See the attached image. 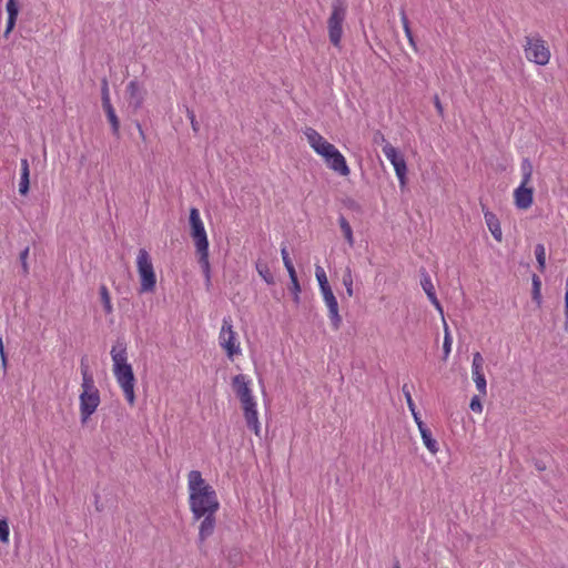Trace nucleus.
<instances>
[{"instance_id": "33", "label": "nucleus", "mask_w": 568, "mask_h": 568, "mask_svg": "<svg viewBox=\"0 0 568 568\" xmlns=\"http://www.w3.org/2000/svg\"><path fill=\"white\" fill-rule=\"evenodd\" d=\"M343 285L345 286L347 296L352 297L354 294L353 290V274L352 270L349 267H346L344 274H343Z\"/></svg>"}, {"instance_id": "20", "label": "nucleus", "mask_w": 568, "mask_h": 568, "mask_svg": "<svg viewBox=\"0 0 568 568\" xmlns=\"http://www.w3.org/2000/svg\"><path fill=\"white\" fill-rule=\"evenodd\" d=\"M216 525L215 514H205L199 527V538L201 541L206 540L214 531Z\"/></svg>"}, {"instance_id": "7", "label": "nucleus", "mask_w": 568, "mask_h": 568, "mask_svg": "<svg viewBox=\"0 0 568 568\" xmlns=\"http://www.w3.org/2000/svg\"><path fill=\"white\" fill-rule=\"evenodd\" d=\"M525 54L538 65H546L550 60V51L539 36L526 37Z\"/></svg>"}, {"instance_id": "41", "label": "nucleus", "mask_w": 568, "mask_h": 568, "mask_svg": "<svg viewBox=\"0 0 568 568\" xmlns=\"http://www.w3.org/2000/svg\"><path fill=\"white\" fill-rule=\"evenodd\" d=\"M402 392H403V394L405 396L408 409L409 410H414V408H416V405H415V403L413 400V397H412V394H410V389L408 388L407 384L403 385Z\"/></svg>"}, {"instance_id": "38", "label": "nucleus", "mask_w": 568, "mask_h": 568, "mask_svg": "<svg viewBox=\"0 0 568 568\" xmlns=\"http://www.w3.org/2000/svg\"><path fill=\"white\" fill-rule=\"evenodd\" d=\"M484 358L479 352L473 354L471 372L483 371Z\"/></svg>"}, {"instance_id": "22", "label": "nucleus", "mask_w": 568, "mask_h": 568, "mask_svg": "<svg viewBox=\"0 0 568 568\" xmlns=\"http://www.w3.org/2000/svg\"><path fill=\"white\" fill-rule=\"evenodd\" d=\"M6 10L8 12L6 34H8L14 28L17 22V17L19 13L18 2L16 0H8L6 4Z\"/></svg>"}, {"instance_id": "15", "label": "nucleus", "mask_w": 568, "mask_h": 568, "mask_svg": "<svg viewBox=\"0 0 568 568\" xmlns=\"http://www.w3.org/2000/svg\"><path fill=\"white\" fill-rule=\"evenodd\" d=\"M310 146L314 150V152L318 155H322L327 149L331 146L326 139H324L315 129L305 128L303 131Z\"/></svg>"}, {"instance_id": "12", "label": "nucleus", "mask_w": 568, "mask_h": 568, "mask_svg": "<svg viewBox=\"0 0 568 568\" xmlns=\"http://www.w3.org/2000/svg\"><path fill=\"white\" fill-rule=\"evenodd\" d=\"M323 301L328 308V317L334 329H338L342 324V317L338 311L337 300L332 291V287L321 290Z\"/></svg>"}, {"instance_id": "24", "label": "nucleus", "mask_w": 568, "mask_h": 568, "mask_svg": "<svg viewBox=\"0 0 568 568\" xmlns=\"http://www.w3.org/2000/svg\"><path fill=\"white\" fill-rule=\"evenodd\" d=\"M103 106V110L106 114V118L111 124V128H112V132L113 134L118 135L119 134V130H120V121L115 114V110L112 105V103L110 104H105V105H102Z\"/></svg>"}, {"instance_id": "19", "label": "nucleus", "mask_w": 568, "mask_h": 568, "mask_svg": "<svg viewBox=\"0 0 568 568\" xmlns=\"http://www.w3.org/2000/svg\"><path fill=\"white\" fill-rule=\"evenodd\" d=\"M81 375H82V383H81V393H98L100 392L98 387L95 386L93 374L90 372L89 366L84 363V361H81Z\"/></svg>"}, {"instance_id": "6", "label": "nucleus", "mask_w": 568, "mask_h": 568, "mask_svg": "<svg viewBox=\"0 0 568 568\" xmlns=\"http://www.w3.org/2000/svg\"><path fill=\"white\" fill-rule=\"evenodd\" d=\"M219 345L225 351L227 358L231 361L242 354V348L237 341L236 332L233 329V322L230 316H225L222 320Z\"/></svg>"}, {"instance_id": "36", "label": "nucleus", "mask_w": 568, "mask_h": 568, "mask_svg": "<svg viewBox=\"0 0 568 568\" xmlns=\"http://www.w3.org/2000/svg\"><path fill=\"white\" fill-rule=\"evenodd\" d=\"M281 255H282V260H283V263H284V266L287 271L288 274H292V273H295V267L293 265V262L290 257V254H288V251H287V247L285 245H283L281 247Z\"/></svg>"}, {"instance_id": "34", "label": "nucleus", "mask_w": 568, "mask_h": 568, "mask_svg": "<svg viewBox=\"0 0 568 568\" xmlns=\"http://www.w3.org/2000/svg\"><path fill=\"white\" fill-rule=\"evenodd\" d=\"M444 331H445V335H444V343H443V352H444V358L446 359V358H448V356L452 352L453 338L450 336L448 326L445 321H444Z\"/></svg>"}, {"instance_id": "46", "label": "nucleus", "mask_w": 568, "mask_h": 568, "mask_svg": "<svg viewBox=\"0 0 568 568\" xmlns=\"http://www.w3.org/2000/svg\"><path fill=\"white\" fill-rule=\"evenodd\" d=\"M189 118L191 120L192 129L197 132L199 131V123L195 121L194 113L189 111Z\"/></svg>"}, {"instance_id": "37", "label": "nucleus", "mask_w": 568, "mask_h": 568, "mask_svg": "<svg viewBox=\"0 0 568 568\" xmlns=\"http://www.w3.org/2000/svg\"><path fill=\"white\" fill-rule=\"evenodd\" d=\"M101 100H102V105L111 103L109 83L105 78L101 82Z\"/></svg>"}, {"instance_id": "14", "label": "nucleus", "mask_w": 568, "mask_h": 568, "mask_svg": "<svg viewBox=\"0 0 568 568\" xmlns=\"http://www.w3.org/2000/svg\"><path fill=\"white\" fill-rule=\"evenodd\" d=\"M514 200L517 209H529L534 201V189L520 182L519 186L514 191Z\"/></svg>"}, {"instance_id": "35", "label": "nucleus", "mask_w": 568, "mask_h": 568, "mask_svg": "<svg viewBox=\"0 0 568 568\" xmlns=\"http://www.w3.org/2000/svg\"><path fill=\"white\" fill-rule=\"evenodd\" d=\"M315 276L318 282L320 290H325V288L331 287L328 284V281H327L326 273L322 266L317 265L315 267Z\"/></svg>"}, {"instance_id": "26", "label": "nucleus", "mask_w": 568, "mask_h": 568, "mask_svg": "<svg viewBox=\"0 0 568 568\" xmlns=\"http://www.w3.org/2000/svg\"><path fill=\"white\" fill-rule=\"evenodd\" d=\"M532 288H531V297L532 301L537 304L538 307L541 306L542 296H541V281L538 275L534 274L531 277Z\"/></svg>"}, {"instance_id": "50", "label": "nucleus", "mask_w": 568, "mask_h": 568, "mask_svg": "<svg viewBox=\"0 0 568 568\" xmlns=\"http://www.w3.org/2000/svg\"><path fill=\"white\" fill-rule=\"evenodd\" d=\"M565 327L568 329V311H565Z\"/></svg>"}, {"instance_id": "49", "label": "nucleus", "mask_w": 568, "mask_h": 568, "mask_svg": "<svg viewBox=\"0 0 568 568\" xmlns=\"http://www.w3.org/2000/svg\"><path fill=\"white\" fill-rule=\"evenodd\" d=\"M3 353H4V345H3L2 336L0 335V355H3Z\"/></svg>"}, {"instance_id": "11", "label": "nucleus", "mask_w": 568, "mask_h": 568, "mask_svg": "<svg viewBox=\"0 0 568 568\" xmlns=\"http://www.w3.org/2000/svg\"><path fill=\"white\" fill-rule=\"evenodd\" d=\"M232 387L241 405L256 402L251 388V379L246 375H235L232 378Z\"/></svg>"}, {"instance_id": "9", "label": "nucleus", "mask_w": 568, "mask_h": 568, "mask_svg": "<svg viewBox=\"0 0 568 568\" xmlns=\"http://www.w3.org/2000/svg\"><path fill=\"white\" fill-rule=\"evenodd\" d=\"M325 164L328 169L336 172L337 174L342 176H347L351 172L349 166L347 165L345 156L339 152V150L334 145L331 144V146L322 153L321 155Z\"/></svg>"}, {"instance_id": "1", "label": "nucleus", "mask_w": 568, "mask_h": 568, "mask_svg": "<svg viewBox=\"0 0 568 568\" xmlns=\"http://www.w3.org/2000/svg\"><path fill=\"white\" fill-rule=\"evenodd\" d=\"M189 505L193 518L199 520L205 514H216L220 501L215 489L205 481L201 471L187 474Z\"/></svg>"}, {"instance_id": "5", "label": "nucleus", "mask_w": 568, "mask_h": 568, "mask_svg": "<svg viewBox=\"0 0 568 568\" xmlns=\"http://www.w3.org/2000/svg\"><path fill=\"white\" fill-rule=\"evenodd\" d=\"M136 268L140 276V293H152L156 286V275L152 258L145 248H140L136 255Z\"/></svg>"}, {"instance_id": "52", "label": "nucleus", "mask_w": 568, "mask_h": 568, "mask_svg": "<svg viewBox=\"0 0 568 568\" xmlns=\"http://www.w3.org/2000/svg\"><path fill=\"white\" fill-rule=\"evenodd\" d=\"M393 568H400L399 562H398V561H395V564H394Z\"/></svg>"}, {"instance_id": "44", "label": "nucleus", "mask_w": 568, "mask_h": 568, "mask_svg": "<svg viewBox=\"0 0 568 568\" xmlns=\"http://www.w3.org/2000/svg\"><path fill=\"white\" fill-rule=\"evenodd\" d=\"M409 412L412 413V416H413L414 422L416 423L418 429H420V426H426V424L423 422L417 408H414V410H409Z\"/></svg>"}, {"instance_id": "31", "label": "nucleus", "mask_w": 568, "mask_h": 568, "mask_svg": "<svg viewBox=\"0 0 568 568\" xmlns=\"http://www.w3.org/2000/svg\"><path fill=\"white\" fill-rule=\"evenodd\" d=\"M290 276V280H291V287H290V291L292 292L293 294V300L296 304L300 303V293H301V285H300V282H298V278H297V275H296V272L295 273H292V274H288Z\"/></svg>"}, {"instance_id": "48", "label": "nucleus", "mask_w": 568, "mask_h": 568, "mask_svg": "<svg viewBox=\"0 0 568 568\" xmlns=\"http://www.w3.org/2000/svg\"><path fill=\"white\" fill-rule=\"evenodd\" d=\"M0 357H1L2 367L6 369V367H7V355H6V352L3 353V355H0Z\"/></svg>"}, {"instance_id": "29", "label": "nucleus", "mask_w": 568, "mask_h": 568, "mask_svg": "<svg viewBox=\"0 0 568 568\" xmlns=\"http://www.w3.org/2000/svg\"><path fill=\"white\" fill-rule=\"evenodd\" d=\"M338 223H339V226H341V230H342V232L344 234L345 240L347 241L349 246H353L354 237H353V231H352V227H351L349 223L347 222V220L343 215L339 216Z\"/></svg>"}, {"instance_id": "17", "label": "nucleus", "mask_w": 568, "mask_h": 568, "mask_svg": "<svg viewBox=\"0 0 568 568\" xmlns=\"http://www.w3.org/2000/svg\"><path fill=\"white\" fill-rule=\"evenodd\" d=\"M420 285H422L424 292L426 293L428 300L430 301V303L435 306V308L439 312V314L442 316H444L443 306L436 296V292H435V287L433 285L432 278L427 273L422 274Z\"/></svg>"}, {"instance_id": "16", "label": "nucleus", "mask_w": 568, "mask_h": 568, "mask_svg": "<svg viewBox=\"0 0 568 568\" xmlns=\"http://www.w3.org/2000/svg\"><path fill=\"white\" fill-rule=\"evenodd\" d=\"M128 101L130 106L138 110L142 106L144 101V90L138 81L132 80L126 85Z\"/></svg>"}, {"instance_id": "47", "label": "nucleus", "mask_w": 568, "mask_h": 568, "mask_svg": "<svg viewBox=\"0 0 568 568\" xmlns=\"http://www.w3.org/2000/svg\"><path fill=\"white\" fill-rule=\"evenodd\" d=\"M136 128H138V130H139V133H140L141 139H142V140H145V134H144V131H143V129H142L141 124H140V123H136Z\"/></svg>"}, {"instance_id": "27", "label": "nucleus", "mask_w": 568, "mask_h": 568, "mask_svg": "<svg viewBox=\"0 0 568 568\" xmlns=\"http://www.w3.org/2000/svg\"><path fill=\"white\" fill-rule=\"evenodd\" d=\"M400 21H402L403 29H404L406 38L408 39L409 44L415 49L416 42H415V39L413 36L412 29L409 27L408 18H407L404 9H400Z\"/></svg>"}, {"instance_id": "45", "label": "nucleus", "mask_w": 568, "mask_h": 568, "mask_svg": "<svg viewBox=\"0 0 568 568\" xmlns=\"http://www.w3.org/2000/svg\"><path fill=\"white\" fill-rule=\"evenodd\" d=\"M434 105H435L437 112L439 113V115H443L444 114V108H443V104H442L438 95H435V98H434Z\"/></svg>"}, {"instance_id": "8", "label": "nucleus", "mask_w": 568, "mask_h": 568, "mask_svg": "<svg viewBox=\"0 0 568 568\" xmlns=\"http://www.w3.org/2000/svg\"><path fill=\"white\" fill-rule=\"evenodd\" d=\"M382 141L384 142L382 151L385 158L390 162L394 168L396 178L398 179L400 189L406 186V175H407V164L404 156L398 152V150L393 146L388 141L385 140L383 135H381Z\"/></svg>"}, {"instance_id": "30", "label": "nucleus", "mask_w": 568, "mask_h": 568, "mask_svg": "<svg viewBox=\"0 0 568 568\" xmlns=\"http://www.w3.org/2000/svg\"><path fill=\"white\" fill-rule=\"evenodd\" d=\"M99 293H100L101 302L103 304V308H104L105 313L106 314L112 313L113 307H112L111 297H110L106 286L101 285Z\"/></svg>"}, {"instance_id": "2", "label": "nucleus", "mask_w": 568, "mask_h": 568, "mask_svg": "<svg viewBox=\"0 0 568 568\" xmlns=\"http://www.w3.org/2000/svg\"><path fill=\"white\" fill-rule=\"evenodd\" d=\"M113 362V375L123 392L126 402L133 405L135 402V377L131 364L128 363L126 344L118 339L110 352Z\"/></svg>"}, {"instance_id": "42", "label": "nucleus", "mask_w": 568, "mask_h": 568, "mask_svg": "<svg viewBox=\"0 0 568 568\" xmlns=\"http://www.w3.org/2000/svg\"><path fill=\"white\" fill-rule=\"evenodd\" d=\"M28 256H29V247H26L24 250H22L20 252V255H19V258H20V262H21V266H22V271H23L24 274H28V272H29V266H28V263H27Z\"/></svg>"}, {"instance_id": "25", "label": "nucleus", "mask_w": 568, "mask_h": 568, "mask_svg": "<svg viewBox=\"0 0 568 568\" xmlns=\"http://www.w3.org/2000/svg\"><path fill=\"white\" fill-rule=\"evenodd\" d=\"M473 381L476 385V388L481 396H486L487 394V382L483 371L471 372Z\"/></svg>"}, {"instance_id": "51", "label": "nucleus", "mask_w": 568, "mask_h": 568, "mask_svg": "<svg viewBox=\"0 0 568 568\" xmlns=\"http://www.w3.org/2000/svg\"><path fill=\"white\" fill-rule=\"evenodd\" d=\"M565 311H568V294H565Z\"/></svg>"}, {"instance_id": "39", "label": "nucleus", "mask_w": 568, "mask_h": 568, "mask_svg": "<svg viewBox=\"0 0 568 568\" xmlns=\"http://www.w3.org/2000/svg\"><path fill=\"white\" fill-rule=\"evenodd\" d=\"M10 529L6 519H0V541H9Z\"/></svg>"}, {"instance_id": "13", "label": "nucleus", "mask_w": 568, "mask_h": 568, "mask_svg": "<svg viewBox=\"0 0 568 568\" xmlns=\"http://www.w3.org/2000/svg\"><path fill=\"white\" fill-rule=\"evenodd\" d=\"M243 416L248 429H251L257 437L261 436V423L258 419L257 403L241 405Z\"/></svg>"}, {"instance_id": "18", "label": "nucleus", "mask_w": 568, "mask_h": 568, "mask_svg": "<svg viewBox=\"0 0 568 568\" xmlns=\"http://www.w3.org/2000/svg\"><path fill=\"white\" fill-rule=\"evenodd\" d=\"M483 211H484V219H485L486 225H487L488 230L490 231L493 237L497 242H501L503 232H501L500 222H499L497 215L495 213L490 212L489 210L483 209Z\"/></svg>"}, {"instance_id": "21", "label": "nucleus", "mask_w": 568, "mask_h": 568, "mask_svg": "<svg viewBox=\"0 0 568 568\" xmlns=\"http://www.w3.org/2000/svg\"><path fill=\"white\" fill-rule=\"evenodd\" d=\"M30 187V169L27 159H21L19 193L26 195Z\"/></svg>"}, {"instance_id": "4", "label": "nucleus", "mask_w": 568, "mask_h": 568, "mask_svg": "<svg viewBox=\"0 0 568 568\" xmlns=\"http://www.w3.org/2000/svg\"><path fill=\"white\" fill-rule=\"evenodd\" d=\"M347 2L346 0H334L332 3V12L327 20L328 38L331 43L339 48L343 37V23L346 18Z\"/></svg>"}, {"instance_id": "23", "label": "nucleus", "mask_w": 568, "mask_h": 568, "mask_svg": "<svg viewBox=\"0 0 568 568\" xmlns=\"http://www.w3.org/2000/svg\"><path fill=\"white\" fill-rule=\"evenodd\" d=\"M419 434L422 436V440L425 447L432 453L436 454L438 452V443L433 437L430 429L427 426H420Z\"/></svg>"}, {"instance_id": "32", "label": "nucleus", "mask_w": 568, "mask_h": 568, "mask_svg": "<svg viewBox=\"0 0 568 568\" xmlns=\"http://www.w3.org/2000/svg\"><path fill=\"white\" fill-rule=\"evenodd\" d=\"M535 256L538 263V267L541 272L546 268V250L542 244H537L535 246Z\"/></svg>"}, {"instance_id": "10", "label": "nucleus", "mask_w": 568, "mask_h": 568, "mask_svg": "<svg viewBox=\"0 0 568 568\" xmlns=\"http://www.w3.org/2000/svg\"><path fill=\"white\" fill-rule=\"evenodd\" d=\"M101 403L100 392L98 393H80L79 395V409L80 419L85 424L90 417L97 412Z\"/></svg>"}, {"instance_id": "43", "label": "nucleus", "mask_w": 568, "mask_h": 568, "mask_svg": "<svg viewBox=\"0 0 568 568\" xmlns=\"http://www.w3.org/2000/svg\"><path fill=\"white\" fill-rule=\"evenodd\" d=\"M469 407H470V409H471L474 413H481V412H483V404H481L480 398H479V396H478V395H475V396L470 399Z\"/></svg>"}, {"instance_id": "28", "label": "nucleus", "mask_w": 568, "mask_h": 568, "mask_svg": "<svg viewBox=\"0 0 568 568\" xmlns=\"http://www.w3.org/2000/svg\"><path fill=\"white\" fill-rule=\"evenodd\" d=\"M521 183L529 184L532 176V164L528 159H524L520 163Z\"/></svg>"}, {"instance_id": "40", "label": "nucleus", "mask_w": 568, "mask_h": 568, "mask_svg": "<svg viewBox=\"0 0 568 568\" xmlns=\"http://www.w3.org/2000/svg\"><path fill=\"white\" fill-rule=\"evenodd\" d=\"M256 270L258 272V274L263 277V280L267 283V284H271L273 283V276L272 274L270 273L268 268L266 265H261V264H257L256 265Z\"/></svg>"}, {"instance_id": "3", "label": "nucleus", "mask_w": 568, "mask_h": 568, "mask_svg": "<svg viewBox=\"0 0 568 568\" xmlns=\"http://www.w3.org/2000/svg\"><path fill=\"white\" fill-rule=\"evenodd\" d=\"M190 225L191 236L194 241L196 251L200 254V263L203 266L204 271L209 273V240L204 224L200 216V212L195 207H192L190 210Z\"/></svg>"}]
</instances>
